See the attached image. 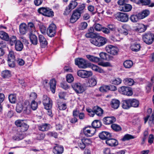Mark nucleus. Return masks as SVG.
Masks as SVG:
<instances>
[{
    "label": "nucleus",
    "mask_w": 154,
    "mask_h": 154,
    "mask_svg": "<svg viewBox=\"0 0 154 154\" xmlns=\"http://www.w3.org/2000/svg\"><path fill=\"white\" fill-rule=\"evenodd\" d=\"M17 112L20 113L23 111L24 113L29 114L31 112V108L28 101H26L23 104L18 103L16 109Z\"/></svg>",
    "instance_id": "nucleus-1"
},
{
    "label": "nucleus",
    "mask_w": 154,
    "mask_h": 154,
    "mask_svg": "<svg viewBox=\"0 0 154 154\" xmlns=\"http://www.w3.org/2000/svg\"><path fill=\"white\" fill-rule=\"evenodd\" d=\"M90 41L92 44L100 47L105 45L107 42V39L103 37L99 36L91 39Z\"/></svg>",
    "instance_id": "nucleus-2"
},
{
    "label": "nucleus",
    "mask_w": 154,
    "mask_h": 154,
    "mask_svg": "<svg viewBox=\"0 0 154 154\" xmlns=\"http://www.w3.org/2000/svg\"><path fill=\"white\" fill-rule=\"evenodd\" d=\"M142 39L146 44H151L154 41V34L151 32L145 33L142 35Z\"/></svg>",
    "instance_id": "nucleus-3"
},
{
    "label": "nucleus",
    "mask_w": 154,
    "mask_h": 154,
    "mask_svg": "<svg viewBox=\"0 0 154 154\" xmlns=\"http://www.w3.org/2000/svg\"><path fill=\"white\" fill-rule=\"evenodd\" d=\"M38 11L39 13L45 16L52 17L54 16L53 11L48 8H41L38 9Z\"/></svg>",
    "instance_id": "nucleus-4"
},
{
    "label": "nucleus",
    "mask_w": 154,
    "mask_h": 154,
    "mask_svg": "<svg viewBox=\"0 0 154 154\" xmlns=\"http://www.w3.org/2000/svg\"><path fill=\"white\" fill-rule=\"evenodd\" d=\"M115 16L117 20L122 22H127L129 19L128 15L125 13L118 12Z\"/></svg>",
    "instance_id": "nucleus-5"
},
{
    "label": "nucleus",
    "mask_w": 154,
    "mask_h": 154,
    "mask_svg": "<svg viewBox=\"0 0 154 154\" xmlns=\"http://www.w3.org/2000/svg\"><path fill=\"white\" fill-rule=\"evenodd\" d=\"M75 64L80 68H85L88 67V63L82 58H77L75 59Z\"/></svg>",
    "instance_id": "nucleus-6"
},
{
    "label": "nucleus",
    "mask_w": 154,
    "mask_h": 154,
    "mask_svg": "<svg viewBox=\"0 0 154 154\" xmlns=\"http://www.w3.org/2000/svg\"><path fill=\"white\" fill-rule=\"evenodd\" d=\"M15 124L17 127H20L22 132L26 131L29 128V125L24 122L23 120H18L15 122Z\"/></svg>",
    "instance_id": "nucleus-7"
},
{
    "label": "nucleus",
    "mask_w": 154,
    "mask_h": 154,
    "mask_svg": "<svg viewBox=\"0 0 154 154\" xmlns=\"http://www.w3.org/2000/svg\"><path fill=\"white\" fill-rule=\"evenodd\" d=\"M119 91L121 94L128 96H131L133 94L131 88L128 87L122 86L119 88Z\"/></svg>",
    "instance_id": "nucleus-8"
},
{
    "label": "nucleus",
    "mask_w": 154,
    "mask_h": 154,
    "mask_svg": "<svg viewBox=\"0 0 154 154\" xmlns=\"http://www.w3.org/2000/svg\"><path fill=\"white\" fill-rule=\"evenodd\" d=\"M42 103L45 109L51 108L52 102L51 100L47 95H44L42 98Z\"/></svg>",
    "instance_id": "nucleus-9"
},
{
    "label": "nucleus",
    "mask_w": 154,
    "mask_h": 154,
    "mask_svg": "<svg viewBox=\"0 0 154 154\" xmlns=\"http://www.w3.org/2000/svg\"><path fill=\"white\" fill-rule=\"evenodd\" d=\"M56 27L54 23L50 24L48 27L47 31L48 35L50 37H52L54 36L56 33Z\"/></svg>",
    "instance_id": "nucleus-10"
},
{
    "label": "nucleus",
    "mask_w": 154,
    "mask_h": 154,
    "mask_svg": "<svg viewBox=\"0 0 154 154\" xmlns=\"http://www.w3.org/2000/svg\"><path fill=\"white\" fill-rule=\"evenodd\" d=\"M72 88L78 94L82 93L85 91L83 87L79 83H74L72 85Z\"/></svg>",
    "instance_id": "nucleus-11"
},
{
    "label": "nucleus",
    "mask_w": 154,
    "mask_h": 154,
    "mask_svg": "<svg viewBox=\"0 0 154 154\" xmlns=\"http://www.w3.org/2000/svg\"><path fill=\"white\" fill-rule=\"evenodd\" d=\"M105 49L108 53L114 55L118 54L119 51V49L117 47L111 45H108L106 46Z\"/></svg>",
    "instance_id": "nucleus-12"
},
{
    "label": "nucleus",
    "mask_w": 154,
    "mask_h": 154,
    "mask_svg": "<svg viewBox=\"0 0 154 154\" xmlns=\"http://www.w3.org/2000/svg\"><path fill=\"white\" fill-rule=\"evenodd\" d=\"M96 129L91 127H85L83 129V133L87 137H91L95 133Z\"/></svg>",
    "instance_id": "nucleus-13"
},
{
    "label": "nucleus",
    "mask_w": 154,
    "mask_h": 154,
    "mask_svg": "<svg viewBox=\"0 0 154 154\" xmlns=\"http://www.w3.org/2000/svg\"><path fill=\"white\" fill-rule=\"evenodd\" d=\"M77 75L79 76L85 78L91 76L92 75V73L91 71L81 70L78 71Z\"/></svg>",
    "instance_id": "nucleus-14"
},
{
    "label": "nucleus",
    "mask_w": 154,
    "mask_h": 154,
    "mask_svg": "<svg viewBox=\"0 0 154 154\" xmlns=\"http://www.w3.org/2000/svg\"><path fill=\"white\" fill-rule=\"evenodd\" d=\"M131 29V27L129 25L125 24L122 26V28L119 30V31L123 34L126 35Z\"/></svg>",
    "instance_id": "nucleus-15"
},
{
    "label": "nucleus",
    "mask_w": 154,
    "mask_h": 154,
    "mask_svg": "<svg viewBox=\"0 0 154 154\" xmlns=\"http://www.w3.org/2000/svg\"><path fill=\"white\" fill-rule=\"evenodd\" d=\"M106 143L110 146H116L118 144V141L115 139L109 138L105 141Z\"/></svg>",
    "instance_id": "nucleus-16"
},
{
    "label": "nucleus",
    "mask_w": 154,
    "mask_h": 154,
    "mask_svg": "<svg viewBox=\"0 0 154 154\" xmlns=\"http://www.w3.org/2000/svg\"><path fill=\"white\" fill-rule=\"evenodd\" d=\"M81 14L75 10L70 18V21L73 23L76 22L80 17Z\"/></svg>",
    "instance_id": "nucleus-17"
},
{
    "label": "nucleus",
    "mask_w": 154,
    "mask_h": 154,
    "mask_svg": "<svg viewBox=\"0 0 154 154\" xmlns=\"http://www.w3.org/2000/svg\"><path fill=\"white\" fill-rule=\"evenodd\" d=\"M116 121V118L113 116L105 117L103 119V123L106 125L110 124L115 122Z\"/></svg>",
    "instance_id": "nucleus-18"
},
{
    "label": "nucleus",
    "mask_w": 154,
    "mask_h": 154,
    "mask_svg": "<svg viewBox=\"0 0 154 154\" xmlns=\"http://www.w3.org/2000/svg\"><path fill=\"white\" fill-rule=\"evenodd\" d=\"M53 151L54 154H61L63 152V148L61 146L57 145L54 147Z\"/></svg>",
    "instance_id": "nucleus-19"
},
{
    "label": "nucleus",
    "mask_w": 154,
    "mask_h": 154,
    "mask_svg": "<svg viewBox=\"0 0 154 154\" xmlns=\"http://www.w3.org/2000/svg\"><path fill=\"white\" fill-rule=\"evenodd\" d=\"M38 41L40 43L41 46L42 48H44L48 44V42L46 38L42 35H39Z\"/></svg>",
    "instance_id": "nucleus-20"
},
{
    "label": "nucleus",
    "mask_w": 154,
    "mask_h": 154,
    "mask_svg": "<svg viewBox=\"0 0 154 154\" xmlns=\"http://www.w3.org/2000/svg\"><path fill=\"white\" fill-rule=\"evenodd\" d=\"M110 133L106 131H102L99 134L100 138L102 140H107L111 137Z\"/></svg>",
    "instance_id": "nucleus-21"
},
{
    "label": "nucleus",
    "mask_w": 154,
    "mask_h": 154,
    "mask_svg": "<svg viewBox=\"0 0 154 154\" xmlns=\"http://www.w3.org/2000/svg\"><path fill=\"white\" fill-rule=\"evenodd\" d=\"M131 105L130 99L123 100L122 102V106L124 109H129L131 107Z\"/></svg>",
    "instance_id": "nucleus-22"
},
{
    "label": "nucleus",
    "mask_w": 154,
    "mask_h": 154,
    "mask_svg": "<svg viewBox=\"0 0 154 154\" xmlns=\"http://www.w3.org/2000/svg\"><path fill=\"white\" fill-rule=\"evenodd\" d=\"M132 7L131 5L129 4H125L122 6H120L119 9L121 11L124 12H129L132 9Z\"/></svg>",
    "instance_id": "nucleus-23"
},
{
    "label": "nucleus",
    "mask_w": 154,
    "mask_h": 154,
    "mask_svg": "<svg viewBox=\"0 0 154 154\" xmlns=\"http://www.w3.org/2000/svg\"><path fill=\"white\" fill-rule=\"evenodd\" d=\"M96 84V79L95 78H92L88 80L85 85L87 87H91L94 86Z\"/></svg>",
    "instance_id": "nucleus-24"
},
{
    "label": "nucleus",
    "mask_w": 154,
    "mask_h": 154,
    "mask_svg": "<svg viewBox=\"0 0 154 154\" xmlns=\"http://www.w3.org/2000/svg\"><path fill=\"white\" fill-rule=\"evenodd\" d=\"M120 103V101L119 100L113 99L111 101L110 105L112 108L116 109L119 107Z\"/></svg>",
    "instance_id": "nucleus-25"
},
{
    "label": "nucleus",
    "mask_w": 154,
    "mask_h": 154,
    "mask_svg": "<svg viewBox=\"0 0 154 154\" xmlns=\"http://www.w3.org/2000/svg\"><path fill=\"white\" fill-rule=\"evenodd\" d=\"M27 29V27L26 23H22L20 25V32L21 34H25L26 32Z\"/></svg>",
    "instance_id": "nucleus-26"
},
{
    "label": "nucleus",
    "mask_w": 154,
    "mask_h": 154,
    "mask_svg": "<svg viewBox=\"0 0 154 154\" xmlns=\"http://www.w3.org/2000/svg\"><path fill=\"white\" fill-rule=\"evenodd\" d=\"M29 38L31 43L36 45L38 43V38L34 34L31 33L29 35Z\"/></svg>",
    "instance_id": "nucleus-27"
},
{
    "label": "nucleus",
    "mask_w": 154,
    "mask_h": 154,
    "mask_svg": "<svg viewBox=\"0 0 154 154\" xmlns=\"http://www.w3.org/2000/svg\"><path fill=\"white\" fill-rule=\"evenodd\" d=\"M38 129L39 130L42 131H47L49 128V126L48 124L46 123L42 124L38 126Z\"/></svg>",
    "instance_id": "nucleus-28"
},
{
    "label": "nucleus",
    "mask_w": 154,
    "mask_h": 154,
    "mask_svg": "<svg viewBox=\"0 0 154 154\" xmlns=\"http://www.w3.org/2000/svg\"><path fill=\"white\" fill-rule=\"evenodd\" d=\"M144 123H146L148 119L149 123L154 124V112L152 113L151 117L147 115L146 117L144 118Z\"/></svg>",
    "instance_id": "nucleus-29"
},
{
    "label": "nucleus",
    "mask_w": 154,
    "mask_h": 154,
    "mask_svg": "<svg viewBox=\"0 0 154 154\" xmlns=\"http://www.w3.org/2000/svg\"><path fill=\"white\" fill-rule=\"evenodd\" d=\"M93 108V110L97 115L100 116L103 113V110L98 106H95Z\"/></svg>",
    "instance_id": "nucleus-30"
},
{
    "label": "nucleus",
    "mask_w": 154,
    "mask_h": 154,
    "mask_svg": "<svg viewBox=\"0 0 154 154\" xmlns=\"http://www.w3.org/2000/svg\"><path fill=\"white\" fill-rule=\"evenodd\" d=\"M131 107H138L139 105V101L135 99H130Z\"/></svg>",
    "instance_id": "nucleus-31"
},
{
    "label": "nucleus",
    "mask_w": 154,
    "mask_h": 154,
    "mask_svg": "<svg viewBox=\"0 0 154 154\" xmlns=\"http://www.w3.org/2000/svg\"><path fill=\"white\" fill-rule=\"evenodd\" d=\"M149 13L150 12L149 10H145L138 14L139 15V16L140 18V19H142L147 17L149 15Z\"/></svg>",
    "instance_id": "nucleus-32"
},
{
    "label": "nucleus",
    "mask_w": 154,
    "mask_h": 154,
    "mask_svg": "<svg viewBox=\"0 0 154 154\" xmlns=\"http://www.w3.org/2000/svg\"><path fill=\"white\" fill-rule=\"evenodd\" d=\"M140 48V45L139 44L135 43L132 44L130 46L131 50L135 52L139 51Z\"/></svg>",
    "instance_id": "nucleus-33"
},
{
    "label": "nucleus",
    "mask_w": 154,
    "mask_h": 154,
    "mask_svg": "<svg viewBox=\"0 0 154 154\" xmlns=\"http://www.w3.org/2000/svg\"><path fill=\"white\" fill-rule=\"evenodd\" d=\"M50 87L51 91L53 93H54L55 91L56 86V81L55 79H52L50 82Z\"/></svg>",
    "instance_id": "nucleus-34"
},
{
    "label": "nucleus",
    "mask_w": 154,
    "mask_h": 154,
    "mask_svg": "<svg viewBox=\"0 0 154 154\" xmlns=\"http://www.w3.org/2000/svg\"><path fill=\"white\" fill-rule=\"evenodd\" d=\"M23 47V45L20 41L17 40L15 43V48L17 51H22Z\"/></svg>",
    "instance_id": "nucleus-35"
},
{
    "label": "nucleus",
    "mask_w": 154,
    "mask_h": 154,
    "mask_svg": "<svg viewBox=\"0 0 154 154\" xmlns=\"http://www.w3.org/2000/svg\"><path fill=\"white\" fill-rule=\"evenodd\" d=\"M123 82L125 85L129 86L132 85L134 83V80L129 78H125L123 80Z\"/></svg>",
    "instance_id": "nucleus-36"
},
{
    "label": "nucleus",
    "mask_w": 154,
    "mask_h": 154,
    "mask_svg": "<svg viewBox=\"0 0 154 154\" xmlns=\"http://www.w3.org/2000/svg\"><path fill=\"white\" fill-rule=\"evenodd\" d=\"M25 137V135L24 133H21L14 136L13 139L14 140H22Z\"/></svg>",
    "instance_id": "nucleus-37"
},
{
    "label": "nucleus",
    "mask_w": 154,
    "mask_h": 154,
    "mask_svg": "<svg viewBox=\"0 0 154 154\" xmlns=\"http://www.w3.org/2000/svg\"><path fill=\"white\" fill-rule=\"evenodd\" d=\"M87 58L90 61L97 63L100 61V58L96 57H95L90 55H86Z\"/></svg>",
    "instance_id": "nucleus-38"
},
{
    "label": "nucleus",
    "mask_w": 154,
    "mask_h": 154,
    "mask_svg": "<svg viewBox=\"0 0 154 154\" xmlns=\"http://www.w3.org/2000/svg\"><path fill=\"white\" fill-rule=\"evenodd\" d=\"M0 38L6 41H8L9 38L8 34L2 31H0Z\"/></svg>",
    "instance_id": "nucleus-39"
},
{
    "label": "nucleus",
    "mask_w": 154,
    "mask_h": 154,
    "mask_svg": "<svg viewBox=\"0 0 154 154\" xmlns=\"http://www.w3.org/2000/svg\"><path fill=\"white\" fill-rule=\"evenodd\" d=\"M85 7V4H83L81 5H79L75 10L81 15V14L84 13Z\"/></svg>",
    "instance_id": "nucleus-40"
},
{
    "label": "nucleus",
    "mask_w": 154,
    "mask_h": 154,
    "mask_svg": "<svg viewBox=\"0 0 154 154\" xmlns=\"http://www.w3.org/2000/svg\"><path fill=\"white\" fill-rule=\"evenodd\" d=\"M28 27L29 31L31 33L36 31V29L34 24L31 22L29 23L28 24Z\"/></svg>",
    "instance_id": "nucleus-41"
},
{
    "label": "nucleus",
    "mask_w": 154,
    "mask_h": 154,
    "mask_svg": "<svg viewBox=\"0 0 154 154\" xmlns=\"http://www.w3.org/2000/svg\"><path fill=\"white\" fill-rule=\"evenodd\" d=\"M139 14L131 15L130 17V20L133 22H137L140 19Z\"/></svg>",
    "instance_id": "nucleus-42"
},
{
    "label": "nucleus",
    "mask_w": 154,
    "mask_h": 154,
    "mask_svg": "<svg viewBox=\"0 0 154 154\" xmlns=\"http://www.w3.org/2000/svg\"><path fill=\"white\" fill-rule=\"evenodd\" d=\"M100 57L102 59L109 60L110 59L109 55L105 52H101L99 54Z\"/></svg>",
    "instance_id": "nucleus-43"
},
{
    "label": "nucleus",
    "mask_w": 154,
    "mask_h": 154,
    "mask_svg": "<svg viewBox=\"0 0 154 154\" xmlns=\"http://www.w3.org/2000/svg\"><path fill=\"white\" fill-rule=\"evenodd\" d=\"M133 65V63L132 61L127 60L125 61L123 63L124 66L126 68H130L132 67Z\"/></svg>",
    "instance_id": "nucleus-44"
},
{
    "label": "nucleus",
    "mask_w": 154,
    "mask_h": 154,
    "mask_svg": "<svg viewBox=\"0 0 154 154\" xmlns=\"http://www.w3.org/2000/svg\"><path fill=\"white\" fill-rule=\"evenodd\" d=\"M147 26L143 24L139 25L137 28V30L139 32H145Z\"/></svg>",
    "instance_id": "nucleus-45"
},
{
    "label": "nucleus",
    "mask_w": 154,
    "mask_h": 154,
    "mask_svg": "<svg viewBox=\"0 0 154 154\" xmlns=\"http://www.w3.org/2000/svg\"><path fill=\"white\" fill-rule=\"evenodd\" d=\"M11 72L8 70L3 71L2 73V76L4 78H8L11 76Z\"/></svg>",
    "instance_id": "nucleus-46"
},
{
    "label": "nucleus",
    "mask_w": 154,
    "mask_h": 154,
    "mask_svg": "<svg viewBox=\"0 0 154 154\" xmlns=\"http://www.w3.org/2000/svg\"><path fill=\"white\" fill-rule=\"evenodd\" d=\"M135 137L129 134H125L122 139V140L123 141L128 140L134 138Z\"/></svg>",
    "instance_id": "nucleus-47"
},
{
    "label": "nucleus",
    "mask_w": 154,
    "mask_h": 154,
    "mask_svg": "<svg viewBox=\"0 0 154 154\" xmlns=\"http://www.w3.org/2000/svg\"><path fill=\"white\" fill-rule=\"evenodd\" d=\"M92 128L96 129V128H99L101 126V122L97 120H95L92 123Z\"/></svg>",
    "instance_id": "nucleus-48"
},
{
    "label": "nucleus",
    "mask_w": 154,
    "mask_h": 154,
    "mask_svg": "<svg viewBox=\"0 0 154 154\" xmlns=\"http://www.w3.org/2000/svg\"><path fill=\"white\" fill-rule=\"evenodd\" d=\"M121 79L119 78H116L113 79L111 80L112 83L114 85H119L122 82Z\"/></svg>",
    "instance_id": "nucleus-49"
},
{
    "label": "nucleus",
    "mask_w": 154,
    "mask_h": 154,
    "mask_svg": "<svg viewBox=\"0 0 154 154\" xmlns=\"http://www.w3.org/2000/svg\"><path fill=\"white\" fill-rule=\"evenodd\" d=\"M10 102L12 103H15L16 101V96L15 94H10L8 97Z\"/></svg>",
    "instance_id": "nucleus-50"
},
{
    "label": "nucleus",
    "mask_w": 154,
    "mask_h": 154,
    "mask_svg": "<svg viewBox=\"0 0 154 154\" xmlns=\"http://www.w3.org/2000/svg\"><path fill=\"white\" fill-rule=\"evenodd\" d=\"M58 108L60 110H65L67 108V106L66 103L62 102H58L57 103Z\"/></svg>",
    "instance_id": "nucleus-51"
},
{
    "label": "nucleus",
    "mask_w": 154,
    "mask_h": 154,
    "mask_svg": "<svg viewBox=\"0 0 154 154\" xmlns=\"http://www.w3.org/2000/svg\"><path fill=\"white\" fill-rule=\"evenodd\" d=\"M111 127L113 130L116 131H119L122 130L120 126L116 124H112L111 125Z\"/></svg>",
    "instance_id": "nucleus-52"
},
{
    "label": "nucleus",
    "mask_w": 154,
    "mask_h": 154,
    "mask_svg": "<svg viewBox=\"0 0 154 154\" xmlns=\"http://www.w3.org/2000/svg\"><path fill=\"white\" fill-rule=\"evenodd\" d=\"M78 5V3L75 0H72L70 2L68 6L72 10L75 8Z\"/></svg>",
    "instance_id": "nucleus-53"
},
{
    "label": "nucleus",
    "mask_w": 154,
    "mask_h": 154,
    "mask_svg": "<svg viewBox=\"0 0 154 154\" xmlns=\"http://www.w3.org/2000/svg\"><path fill=\"white\" fill-rule=\"evenodd\" d=\"M9 43L11 45H13L14 44H15V43L17 41V38L15 36H13L9 38Z\"/></svg>",
    "instance_id": "nucleus-54"
},
{
    "label": "nucleus",
    "mask_w": 154,
    "mask_h": 154,
    "mask_svg": "<svg viewBox=\"0 0 154 154\" xmlns=\"http://www.w3.org/2000/svg\"><path fill=\"white\" fill-rule=\"evenodd\" d=\"M78 147L82 150H83L86 147L85 144L82 139L81 140L78 141Z\"/></svg>",
    "instance_id": "nucleus-55"
},
{
    "label": "nucleus",
    "mask_w": 154,
    "mask_h": 154,
    "mask_svg": "<svg viewBox=\"0 0 154 154\" xmlns=\"http://www.w3.org/2000/svg\"><path fill=\"white\" fill-rule=\"evenodd\" d=\"M39 28L42 34H44L46 33V28L42 24H40L39 25Z\"/></svg>",
    "instance_id": "nucleus-56"
},
{
    "label": "nucleus",
    "mask_w": 154,
    "mask_h": 154,
    "mask_svg": "<svg viewBox=\"0 0 154 154\" xmlns=\"http://www.w3.org/2000/svg\"><path fill=\"white\" fill-rule=\"evenodd\" d=\"M98 64L100 66L105 67L112 66L111 64L109 62H100Z\"/></svg>",
    "instance_id": "nucleus-57"
},
{
    "label": "nucleus",
    "mask_w": 154,
    "mask_h": 154,
    "mask_svg": "<svg viewBox=\"0 0 154 154\" xmlns=\"http://www.w3.org/2000/svg\"><path fill=\"white\" fill-rule=\"evenodd\" d=\"M93 27L95 30L97 31H101L103 28L102 25L99 23L95 24L93 25Z\"/></svg>",
    "instance_id": "nucleus-58"
},
{
    "label": "nucleus",
    "mask_w": 154,
    "mask_h": 154,
    "mask_svg": "<svg viewBox=\"0 0 154 154\" xmlns=\"http://www.w3.org/2000/svg\"><path fill=\"white\" fill-rule=\"evenodd\" d=\"M66 80L68 82L70 83L73 81L74 78L71 74H69L66 76Z\"/></svg>",
    "instance_id": "nucleus-59"
},
{
    "label": "nucleus",
    "mask_w": 154,
    "mask_h": 154,
    "mask_svg": "<svg viewBox=\"0 0 154 154\" xmlns=\"http://www.w3.org/2000/svg\"><path fill=\"white\" fill-rule=\"evenodd\" d=\"M96 36V35L95 33L89 32H88L85 34V36L87 38H95Z\"/></svg>",
    "instance_id": "nucleus-60"
},
{
    "label": "nucleus",
    "mask_w": 154,
    "mask_h": 154,
    "mask_svg": "<svg viewBox=\"0 0 154 154\" xmlns=\"http://www.w3.org/2000/svg\"><path fill=\"white\" fill-rule=\"evenodd\" d=\"M14 61V59L12 60V59H9V60H8V64L9 67L13 68L15 66Z\"/></svg>",
    "instance_id": "nucleus-61"
},
{
    "label": "nucleus",
    "mask_w": 154,
    "mask_h": 154,
    "mask_svg": "<svg viewBox=\"0 0 154 154\" xmlns=\"http://www.w3.org/2000/svg\"><path fill=\"white\" fill-rule=\"evenodd\" d=\"M88 26V24L86 22H83L81 23L79 26V29L81 30L85 29Z\"/></svg>",
    "instance_id": "nucleus-62"
},
{
    "label": "nucleus",
    "mask_w": 154,
    "mask_h": 154,
    "mask_svg": "<svg viewBox=\"0 0 154 154\" xmlns=\"http://www.w3.org/2000/svg\"><path fill=\"white\" fill-rule=\"evenodd\" d=\"M31 106L33 110H36L38 107V104L37 102L34 100H32L31 104Z\"/></svg>",
    "instance_id": "nucleus-63"
},
{
    "label": "nucleus",
    "mask_w": 154,
    "mask_h": 154,
    "mask_svg": "<svg viewBox=\"0 0 154 154\" xmlns=\"http://www.w3.org/2000/svg\"><path fill=\"white\" fill-rule=\"evenodd\" d=\"M15 58V57L14 52L12 51H10L8 54V60L10 59V60H13V59H14Z\"/></svg>",
    "instance_id": "nucleus-64"
}]
</instances>
